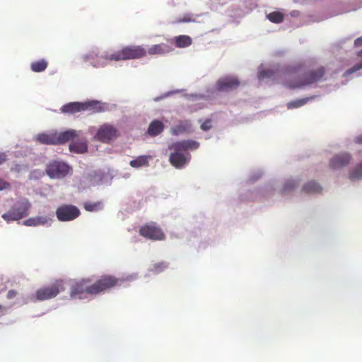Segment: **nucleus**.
I'll list each match as a JSON object with an SVG mask.
<instances>
[{"label":"nucleus","mask_w":362,"mask_h":362,"mask_svg":"<svg viewBox=\"0 0 362 362\" xmlns=\"http://www.w3.org/2000/svg\"><path fill=\"white\" fill-rule=\"evenodd\" d=\"M174 41L175 46L180 48L189 47L192 43V38L189 36L185 35L175 37Z\"/></svg>","instance_id":"412c9836"},{"label":"nucleus","mask_w":362,"mask_h":362,"mask_svg":"<svg viewBox=\"0 0 362 362\" xmlns=\"http://www.w3.org/2000/svg\"><path fill=\"white\" fill-rule=\"evenodd\" d=\"M17 295V292L14 290H10L8 291V293H7V298L8 299H12L13 298H15Z\"/></svg>","instance_id":"e433bc0d"},{"label":"nucleus","mask_w":362,"mask_h":362,"mask_svg":"<svg viewBox=\"0 0 362 362\" xmlns=\"http://www.w3.org/2000/svg\"><path fill=\"white\" fill-rule=\"evenodd\" d=\"M199 147V143L194 140H182L170 144L168 148L172 151L169 161L176 168H183L189 160L188 150H195Z\"/></svg>","instance_id":"7ed1b4c3"},{"label":"nucleus","mask_w":362,"mask_h":362,"mask_svg":"<svg viewBox=\"0 0 362 362\" xmlns=\"http://www.w3.org/2000/svg\"><path fill=\"white\" fill-rule=\"evenodd\" d=\"M78 136V133L74 129H69L60 133L57 132V145L63 144L70 141H74Z\"/></svg>","instance_id":"a211bd4d"},{"label":"nucleus","mask_w":362,"mask_h":362,"mask_svg":"<svg viewBox=\"0 0 362 362\" xmlns=\"http://www.w3.org/2000/svg\"><path fill=\"white\" fill-rule=\"evenodd\" d=\"M119 281L118 279L111 275L102 276L91 284L90 278L82 279L71 286L70 296L72 298L83 299L86 298V294L97 295L115 287Z\"/></svg>","instance_id":"f257e3e1"},{"label":"nucleus","mask_w":362,"mask_h":362,"mask_svg":"<svg viewBox=\"0 0 362 362\" xmlns=\"http://www.w3.org/2000/svg\"><path fill=\"white\" fill-rule=\"evenodd\" d=\"M172 51L173 48L165 43L153 45L146 50L147 54L149 55H161L169 53Z\"/></svg>","instance_id":"2eb2a0df"},{"label":"nucleus","mask_w":362,"mask_h":362,"mask_svg":"<svg viewBox=\"0 0 362 362\" xmlns=\"http://www.w3.org/2000/svg\"><path fill=\"white\" fill-rule=\"evenodd\" d=\"M274 75V71L270 69H263L259 72L258 78L259 80L265 78H270Z\"/></svg>","instance_id":"2f4dec72"},{"label":"nucleus","mask_w":362,"mask_h":362,"mask_svg":"<svg viewBox=\"0 0 362 362\" xmlns=\"http://www.w3.org/2000/svg\"><path fill=\"white\" fill-rule=\"evenodd\" d=\"M269 21L274 23H280L284 19V15L279 11H273L267 16Z\"/></svg>","instance_id":"cd10ccee"},{"label":"nucleus","mask_w":362,"mask_h":362,"mask_svg":"<svg viewBox=\"0 0 362 362\" xmlns=\"http://www.w3.org/2000/svg\"><path fill=\"white\" fill-rule=\"evenodd\" d=\"M211 127V119H207L201 124L200 127L203 131H208Z\"/></svg>","instance_id":"f704fd0d"},{"label":"nucleus","mask_w":362,"mask_h":362,"mask_svg":"<svg viewBox=\"0 0 362 362\" xmlns=\"http://www.w3.org/2000/svg\"><path fill=\"white\" fill-rule=\"evenodd\" d=\"M288 72L291 74H300L296 81L289 83V87L295 88L310 86L325 81L327 70L325 66L321 65L304 69L303 65L299 64L289 67Z\"/></svg>","instance_id":"f03ea898"},{"label":"nucleus","mask_w":362,"mask_h":362,"mask_svg":"<svg viewBox=\"0 0 362 362\" xmlns=\"http://www.w3.org/2000/svg\"><path fill=\"white\" fill-rule=\"evenodd\" d=\"M139 234L152 240H163L165 238L162 229L154 223L142 226L139 229Z\"/></svg>","instance_id":"6e6552de"},{"label":"nucleus","mask_w":362,"mask_h":362,"mask_svg":"<svg viewBox=\"0 0 362 362\" xmlns=\"http://www.w3.org/2000/svg\"><path fill=\"white\" fill-rule=\"evenodd\" d=\"M129 164L132 168L147 166L148 165V157L146 156H139L136 159L131 160Z\"/></svg>","instance_id":"a878e982"},{"label":"nucleus","mask_w":362,"mask_h":362,"mask_svg":"<svg viewBox=\"0 0 362 362\" xmlns=\"http://www.w3.org/2000/svg\"><path fill=\"white\" fill-rule=\"evenodd\" d=\"M84 111L90 110L93 113L104 111L102 104L96 100L87 101L83 103Z\"/></svg>","instance_id":"aec40b11"},{"label":"nucleus","mask_w":362,"mask_h":362,"mask_svg":"<svg viewBox=\"0 0 362 362\" xmlns=\"http://www.w3.org/2000/svg\"><path fill=\"white\" fill-rule=\"evenodd\" d=\"M118 135L116 127L110 124H104L98 128L95 138L101 142L107 144L115 139Z\"/></svg>","instance_id":"1a4fd4ad"},{"label":"nucleus","mask_w":362,"mask_h":362,"mask_svg":"<svg viewBox=\"0 0 362 362\" xmlns=\"http://www.w3.org/2000/svg\"><path fill=\"white\" fill-rule=\"evenodd\" d=\"M351 160V156L348 153H341L334 156L329 162V166L332 169H339L347 165Z\"/></svg>","instance_id":"f8f14e48"},{"label":"nucleus","mask_w":362,"mask_h":362,"mask_svg":"<svg viewBox=\"0 0 362 362\" xmlns=\"http://www.w3.org/2000/svg\"><path fill=\"white\" fill-rule=\"evenodd\" d=\"M9 187V184L3 180L0 179V190L6 189Z\"/></svg>","instance_id":"c9c22d12"},{"label":"nucleus","mask_w":362,"mask_h":362,"mask_svg":"<svg viewBox=\"0 0 362 362\" xmlns=\"http://www.w3.org/2000/svg\"><path fill=\"white\" fill-rule=\"evenodd\" d=\"M192 130V124L189 120H180L171 128V134L174 136L189 133Z\"/></svg>","instance_id":"ddd939ff"},{"label":"nucleus","mask_w":362,"mask_h":362,"mask_svg":"<svg viewBox=\"0 0 362 362\" xmlns=\"http://www.w3.org/2000/svg\"><path fill=\"white\" fill-rule=\"evenodd\" d=\"M69 171V167L62 162L54 161L47 165L46 168V173L51 178L64 177Z\"/></svg>","instance_id":"9d476101"},{"label":"nucleus","mask_w":362,"mask_h":362,"mask_svg":"<svg viewBox=\"0 0 362 362\" xmlns=\"http://www.w3.org/2000/svg\"><path fill=\"white\" fill-rule=\"evenodd\" d=\"M36 141L45 145H57V132L42 133L36 136Z\"/></svg>","instance_id":"dca6fc26"},{"label":"nucleus","mask_w":362,"mask_h":362,"mask_svg":"<svg viewBox=\"0 0 362 362\" xmlns=\"http://www.w3.org/2000/svg\"><path fill=\"white\" fill-rule=\"evenodd\" d=\"M358 56L361 57V60L357 62L355 65H354L351 68L347 69L344 74V76L347 77L349 75L362 69V49L358 52Z\"/></svg>","instance_id":"bb28decb"},{"label":"nucleus","mask_w":362,"mask_h":362,"mask_svg":"<svg viewBox=\"0 0 362 362\" xmlns=\"http://www.w3.org/2000/svg\"><path fill=\"white\" fill-rule=\"evenodd\" d=\"M240 85L239 81L235 77H225L217 82V89L220 91H228L237 88Z\"/></svg>","instance_id":"9b49d317"},{"label":"nucleus","mask_w":362,"mask_h":362,"mask_svg":"<svg viewBox=\"0 0 362 362\" xmlns=\"http://www.w3.org/2000/svg\"><path fill=\"white\" fill-rule=\"evenodd\" d=\"M195 19L193 18V15L191 13H187L185 14V16L182 18H179L176 20V23H189V22H194Z\"/></svg>","instance_id":"473e14b6"},{"label":"nucleus","mask_w":362,"mask_h":362,"mask_svg":"<svg viewBox=\"0 0 362 362\" xmlns=\"http://www.w3.org/2000/svg\"><path fill=\"white\" fill-rule=\"evenodd\" d=\"M6 160V156L5 153H0V165Z\"/></svg>","instance_id":"ea45409f"},{"label":"nucleus","mask_w":362,"mask_h":362,"mask_svg":"<svg viewBox=\"0 0 362 362\" xmlns=\"http://www.w3.org/2000/svg\"><path fill=\"white\" fill-rule=\"evenodd\" d=\"M296 183L295 181L288 180L284 184V188L282 189L283 192L285 193L288 190L293 189L296 187Z\"/></svg>","instance_id":"72a5a7b5"},{"label":"nucleus","mask_w":362,"mask_h":362,"mask_svg":"<svg viewBox=\"0 0 362 362\" xmlns=\"http://www.w3.org/2000/svg\"><path fill=\"white\" fill-rule=\"evenodd\" d=\"M48 66V63L45 59H40L31 63L30 68L34 72H42L45 71Z\"/></svg>","instance_id":"5701e85b"},{"label":"nucleus","mask_w":362,"mask_h":362,"mask_svg":"<svg viewBox=\"0 0 362 362\" xmlns=\"http://www.w3.org/2000/svg\"><path fill=\"white\" fill-rule=\"evenodd\" d=\"M349 178L351 181L362 179V163L353 168L349 173Z\"/></svg>","instance_id":"393cba45"},{"label":"nucleus","mask_w":362,"mask_h":362,"mask_svg":"<svg viewBox=\"0 0 362 362\" xmlns=\"http://www.w3.org/2000/svg\"><path fill=\"white\" fill-rule=\"evenodd\" d=\"M52 219L47 216H35L29 218L23 221V225L26 226H37L50 225Z\"/></svg>","instance_id":"f3484780"},{"label":"nucleus","mask_w":362,"mask_h":362,"mask_svg":"<svg viewBox=\"0 0 362 362\" xmlns=\"http://www.w3.org/2000/svg\"><path fill=\"white\" fill-rule=\"evenodd\" d=\"M95 57H98V54H95L94 52H93L86 55L85 56V59L86 61H88V60L94 59Z\"/></svg>","instance_id":"4c0bfd02"},{"label":"nucleus","mask_w":362,"mask_h":362,"mask_svg":"<svg viewBox=\"0 0 362 362\" xmlns=\"http://www.w3.org/2000/svg\"><path fill=\"white\" fill-rule=\"evenodd\" d=\"M61 112L64 114L73 115L77 112L84 111L83 103L71 102L64 105L61 109Z\"/></svg>","instance_id":"4468645a"},{"label":"nucleus","mask_w":362,"mask_h":362,"mask_svg":"<svg viewBox=\"0 0 362 362\" xmlns=\"http://www.w3.org/2000/svg\"><path fill=\"white\" fill-rule=\"evenodd\" d=\"M81 214L80 210L72 204H62L56 210V216L59 221L67 222L78 218Z\"/></svg>","instance_id":"0eeeda50"},{"label":"nucleus","mask_w":362,"mask_h":362,"mask_svg":"<svg viewBox=\"0 0 362 362\" xmlns=\"http://www.w3.org/2000/svg\"><path fill=\"white\" fill-rule=\"evenodd\" d=\"M168 267V263L165 262H160L153 264L151 268V271L156 274H158V273L163 272Z\"/></svg>","instance_id":"c756f323"},{"label":"nucleus","mask_w":362,"mask_h":362,"mask_svg":"<svg viewBox=\"0 0 362 362\" xmlns=\"http://www.w3.org/2000/svg\"><path fill=\"white\" fill-rule=\"evenodd\" d=\"M308 100H309V98H306L299 99V100H296L290 102L287 105L288 108L291 109V108H297V107H301L303 105H305L308 102Z\"/></svg>","instance_id":"7c9ffc66"},{"label":"nucleus","mask_w":362,"mask_h":362,"mask_svg":"<svg viewBox=\"0 0 362 362\" xmlns=\"http://www.w3.org/2000/svg\"><path fill=\"white\" fill-rule=\"evenodd\" d=\"M354 45L356 47L362 46V36L355 40Z\"/></svg>","instance_id":"58836bf2"},{"label":"nucleus","mask_w":362,"mask_h":362,"mask_svg":"<svg viewBox=\"0 0 362 362\" xmlns=\"http://www.w3.org/2000/svg\"><path fill=\"white\" fill-rule=\"evenodd\" d=\"M146 49L140 45H128L121 49L108 55L102 56L103 58L110 61H125L129 59H141L146 57Z\"/></svg>","instance_id":"20e7f679"},{"label":"nucleus","mask_w":362,"mask_h":362,"mask_svg":"<svg viewBox=\"0 0 362 362\" xmlns=\"http://www.w3.org/2000/svg\"><path fill=\"white\" fill-rule=\"evenodd\" d=\"M30 206L27 200L18 202L10 211L2 215V218L7 221L20 220L28 215Z\"/></svg>","instance_id":"423d86ee"},{"label":"nucleus","mask_w":362,"mask_h":362,"mask_svg":"<svg viewBox=\"0 0 362 362\" xmlns=\"http://www.w3.org/2000/svg\"><path fill=\"white\" fill-rule=\"evenodd\" d=\"M355 142L358 144H362V135L356 136L355 138Z\"/></svg>","instance_id":"a19ab883"},{"label":"nucleus","mask_w":362,"mask_h":362,"mask_svg":"<svg viewBox=\"0 0 362 362\" xmlns=\"http://www.w3.org/2000/svg\"><path fill=\"white\" fill-rule=\"evenodd\" d=\"M88 146L84 142L71 143L69 145V150L71 152L76 153H83L87 151Z\"/></svg>","instance_id":"b1692460"},{"label":"nucleus","mask_w":362,"mask_h":362,"mask_svg":"<svg viewBox=\"0 0 362 362\" xmlns=\"http://www.w3.org/2000/svg\"><path fill=\"white\" fill-rule=\"evenodd\" d=\"M84 209L88 211H97L103 209V204L101 202H86Z\"/></svg>","instance_id":"c85d7f7f"},{"label":"nucleus","mask_w":362,"mask_h":362,"mask_svg":"<svg viewBox=\"0 0 362 362\" xmlns=\"http://www.w3.org/2000/svg\"><path fill=\"white\" fill-rule=\"evenodd\" d=\"M303 189L306 193H320L322 191V187L316 182H308L303 185Z\"/></svg>","instance_id":"4be33fe9"},{"label":"nucleus","mask_w":362,"mask_h":362,"mask_svg":"<svg viewBox=\"0 0 362 362\" xmlns=\"http://www.w3.org/2000/svg\"><path fill=\"white\" fill-rule=\"evenodd\" d=\"M164 124L162 122L155 119L152 121L148 128V134L151 136H156L163 132Z\"/></svg>","instance_id":"6ab92c4d"},{"label":"nucleus","mask_w":362,"mask_h":362,"mask_svg":"<svg viewBox=\"0 0 362 362\" xmlns=\"http://www.w3.org/2000/svg\"><path fill=\"white\" fill-rule=\"evenodd\" d=\"M65 290L64 282L62 279L56 280L52 284L41 288L36 291V298L45 300L56 297Z\"/></svg>","instance_id":"39448f33"}]
</instances>
